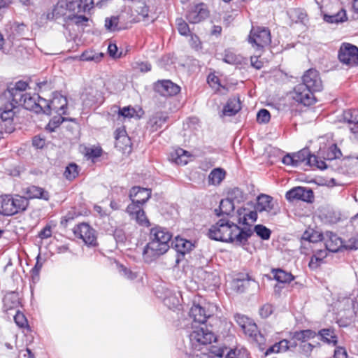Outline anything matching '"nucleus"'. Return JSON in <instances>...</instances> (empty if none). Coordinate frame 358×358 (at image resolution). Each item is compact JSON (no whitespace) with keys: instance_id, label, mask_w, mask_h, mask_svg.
Here are the masks:
<instances>
[{"instance_id":"nucleus-42","label":"nucleus","mask_w":358,"mask_h":358,"mask_svg":"<svg viewBox=\"0 0 358 358\" xmlns=\"http://www.w3.org/2000/svg\"><path fill=\"white\" fill-rule=\"evenodd\" d=\"M15 107V106L10 103L0 108V118L1 121H8L10 122L13 120V117L15 115L13 108Z\"/></svg>"},{"instance_id":"nucleus-28","label":"nucleus","mask_w":358,"mask_h":358,"mask_svg":"<svg viewBox=\"0 0 358 358\" xmlns=\"http://www.w3.org/2000/svg\"><path fill=\"white\" fill-rule=\"evenodd\" d=\"M85 96L84 103L88 106L94 104H101L104 101L103 93L97 90H91L90 92L85 94Z\"/></svg>"},{"instance_id":"nucleus-5","label":"nucleus","mask_w":358,"mask_h":358,"mask_svg":"<svg viewBox=\"0 0 358 358\" xmlns=\"http://www.w3.org/2000/svg\"><path fill=\"white\" fill-rule=\"evenodd\" d=\"M248 41L253 47H256L257 50L263 49L271 42L270 30L263 27H252L249 35Z\"/></svg>"},{"instance_id":"nucleus-31","label":"nucleus","mask_w":358,"mask_h":358,"mask_svg":"<svg viewBox=\"0 0 358 358\" xmlns=\"http://www.w3.org/2000/svg\"><path fill=\"white\" fill-rule=\"evenodd\" d=\"M174 246L177 252L182 255L189 252L194 247L190 241L180 237L176 238Z\"/></svg>"},{"instance_id":"nucleus-19","label":"nucleus","mask_w":358,"mask_h":358,"mask_svg":"<svg viewBox=\"0 0 358 358\" xmlns=\"http://www.w3.org/2000/svg\"><path fill=\"white\" fill-rule=\"evenodd\" d=\"M151 196V190L147 188H141L140 187H134L129 193V199L131 203H135L142 206L145 203Z\"/></svg>"},{"instance_id":"nucleus-54","label":"nucleus","mask_w":358,"mask_h":358,"mask_svg":"<svg viewBox=\"0 0 358 358\" xmlns=\"http://www.w3.org/2000/svg\"><path fill=\"white\" fill-rule=\"evenodd\" d=\"M39 256H38L36 263L34 267L31 270V275L34 282L38 281L40 271L43 266V264L39 262Z\"/></svg>"},{"instance_id":"nucleus-25","label":"nucleus","mask_w":358,"mask_h":358,"mask_svg":"<svg viewBox=\"0 0 358 358\" xmlns=\"http://www.w3.org/2000/svg\"><path fill=\"white\" fill-rule=\"evenodd\" d=\"M243 331L244 334L251 339V341L256 342L257 343L261 344L264 341V337L259 333L257 325L252 322L248 324Z\"/></svg>"},{"instance_id":"nucleus-48","label":"nucleus","mask_w":358,"mask_h":358,"mask_svg":"<svg viewBox=\"0 0 358 358\" xmlns=\"http://www.w3.org/2000/svg\"><path fill=\"white\" fill-rule=\"evenodd\" d=\"M102 54L96 53L92 50H86L80 56L82 61H95L98 62L102 57Z\"/></svg>"},{"instance_id":"nucleus-43","label":"nucleus","mask_w":358,"mask_h":358,"mask_svg":"<svg viewBox=\"0 0 358 358\" xmlns=\"http://www.w3.org/2000/svg\"><path fill=\"white\" fill-rule=\"evenodd\" d=\"M327 250H319L313 255L309 262V266L311 268H317L320 266L323 259L327 255Z\"/></svg>"},{"instance_id":"nucleus-39","label":"nucleus","mask_w":358,"mask_h":358,"mask_svg":"<svg viewBox=\"0 0 358 358\" xmlns=\"http://www.w3.org/2000/svg\"><path fill=\"white\" fill-rule=\"evenodd\" d=\"M319 335L321 336V339L329 343L336 345L337 343V337L331 329H323L319 331Z\"/></svg>"},{"instance_id":"nucleus-11","label":"nucleus","mask_w":358,"mask_h":358,"mask_svg":"<svg viewBox=\"0 0 358 358\" xmlns=\"http://www.w3.org/2000/svg\"><path fill=\"white\" fill-rule=\"evenodd\" d=\"M255 208L256 211L259 213L265 212L270 216L275 215L279 212L277 203L273 201L271 196L266 194H261L257 197Z\"/></svg>"},{"instance_id":"nucleus-26","label":"nucleus","mask_w":358,"mask_h":358,"mask_svg":"<svg viewBox=\"0 0 358 358\" xmlns=\"http://www.w3.org/2000/svg\"><path fill=\"white\" fill-rule=\"evenodd\" d=\"M24 193L28 199H41L45 201L49 199V193L44 189L37 186H29L24 189Z\"/></svg>"},{"instance_id":"nucleus-22","label":"nucleus","mask_w":358,"mask_h":358,"mask_svg":"<svg viewBox=\"0 0 358 358\" xmlns=\"http://www.w3.org/2000/svg\"><path fill=\"white\" fill-rule=\"evenodd\" d=\"M169 119L168 115L164 112H156L149 118L148 127L154 132L162 129Z\"/></svg>"},{"instance_id":"nucleus-64","label":"nucleus","mask_w":358,"mask_h":358,"mask_svg":"<svg viewBox=\"0 0 358 358\" xmlns=\"http://www.w3.org/2000/svg\"><path fill=\"white\" fill-rule=\"evenodd\" d=\"M189 45L192 48L199 50L201 48V43L199 38L195 34H190Z\"/></svg>"},{"instance_id":"nucleus-52","label":"nucleus","mask_w":358,"mask_h":358,"mask_svg":"<svg viewBox=\"0 0 358 358\" xmlns=\"http://www.w3.org/2000/svg\"><path fill=\"white\" fill-rule=\"evenodd\" d=\"M63 115H58V116H55L48 123V129L50 131H53L55 128L58 127L64 121H65V117H62Z\"/></svg>"},{"instance_id":"nucleus-29","label":"nucleus","mask_w":358,"mask_h":358,"mask_svg":"<svg viewBox=\"0 0 358 358\" xmlns=\"http://www.w3.org/2000/svg\"><path fill=\"white\" fill-rule=\"evenodd\" d=\"M241 109V101L238 98H231L228 100L223 109V114L227 116L236 115Z\"/></svg>"},{"instance_id":"nucleus-18","label":"nucleus","mask_w":358,"mask_h":358,"mask_svg":"<svg viewBox=\"0 0 358 358\" xmlns=\"http://www.w3.org/2000/svg\"><path fill=\"white\" fill-rule=\"evenodd\" d=\"M157 92L164 96H174L179 93L180 87L170 80H159L155 85Z\"/></svg>"},{"instance_id":"nucleus-1","label":"nucleus","mask_w":358,"mask_h":358,"mask_svg":"<svg viewBox=\"0 0 358 358\" xmlns=\"http://www.w3.org/2000/svg\"><path fill=\"white\" fill-rule=\"evenodd\" d=\"M250 227L240 228L237 224L228 220L220 219L209 229L208 235L210 238L234 243L236 245L245 244L252 236Z\"/></svg>"},{"instance_id":"nucleus-34","label":"nucleus","mask_w":358,"mask_h":358,"mask_svg":"<svg viewBox=\"0 0 358 358\" xmlns=\"http://www.w3.org/2000/svg\"><path fill=\"white\" fill-rule=\"evenodd\" d=\"M24 99L22 101L20 106H23L27 110L36 111V103L38 99V95L27 92L26 94L24 95Z\"/></svg>"},{"instance_id":"nucleus-55","label":"nucleus","mask_w":358,"mask_h":358,"mask_svg":"<svg viewBox=\"0 0 358 358\" xmlns=\"http://www.w3.org/2000/svg\"><path fill=\"white\" fill-rule=\"evenodd\" d=\"M270 118V113L266 109H261L257 115V120L260 123H267Z\"/></svg>"},{"instance_id":"nucleus-58","label":"nucleus","mask_w":358,"mask_h":358,"mask_svg":"<svg viewBox=\"0 0 358 358\" xmlns=\"http://www.w3.org/2000/svg\"><path fill=\"white\" fill-rule=\"evenodd\" d=\"M273 312V307L272 305L266 303L262 306L259 310V314L262 317L266 318L271 315Z\"/></svg>"},{"instance_id":"nucleus-14","label":"nucleus","mask_w":358,"mask_h":358,"mask_svg":"<svg viewBox=\"0 0 358 358\" xmlns=\"http://www.w3.org/2000/svg\"><path fill=\"white\" fill-rule=\"evenodd\" d=\"M209 16V10L207 6L203 3L195 4L188 10L186 18L189 22L192 24L199 23Z\"/></svg>"},{"instance_id":"nucleus-6","label":"nucleus","mask_w":358,"mask_h":358,"mask_svg":"<svg viewBox=\"0 0 358 358\" xmlns=\"http://www.w3.org/2000/svg\"><path fill=\"white\" fill-rule=\"evenodd\" d=\"M74 236L87 246L97 245L96 231L87 223L83 222L76 225L73 229Z\"/></svg>"},{"instance_id":"nucleus-50","label":"nucleus","mask_w":358,"mask_h":358,"mask_svg":"<svg viewBox=\"0 0 358 358\" xmlns=\"http://www.w3.org/2000/svg\"><path fill=\"white\" fill-rule=\"evenodd\" d=\"M119 18L115 16L107 17L105 20V27L110 31H115L118 28Z\"/></svg>"},{"instance_id":"nucleus-17","label":"nucleus","mask_w":358,"mask_h":358,"mask_svg":"<svg viewBox=\"0 0 358 358\" xmlns=\"http://www.w3.org/2000/svg\"><path fill=\"white\" fill-rule=\"evenodd\" d=\"M72 15L67 8L66 1L61 0L54 6L51 13L48 14V18L55 20H62L64 22H67Z\"/></svg>"},{"instance_id":"nucleus-27","label":"nucleus","mask_w":358,"mask_h":358,"mask_svg":"<svg viewBox=\"0 0 358 358\" xmlns=\"http://www.w3.org/2000/svg\"><path fill=\"white\" fill-rule=\"evenodd\" d=\"M257 212L255 210H249L245 208L238 210V223L248 225L249 222H255L257 219Z\"/></svg>"},{"instance_id":"nucleus-51","label":"nucleus","mask_w":358,"mask_h":358,"mask_svg":"<svg viewBox=\"0 0 358 358\" xmlns=\"http://www.w3.org/2000/svg\"><path fill=\"white\" fill-rule=\"evenodd\" d=\"M66 1L67 8L69 10L71 14H78L82 13L81 8H80V1L78 0H64Z\"/></svg>"},{"instance_id":"nucleus-32","label":"nucleus","mask_w":358,"mask_h":358,"mask_svg":"<svg viewBox=\"0 0 358 358\" xmlns=\"http://www.w3.org/2000/svg\"><path fill=\"white\" fill-rule=\"evenodd\" d=\"M226 171L222 168L213 169L208 175V184L210 185H219L225 178Z\"/></svg>"},{"instance_id":"nucleus-10","label":"nucleus","mask_w":358,"mask_h":358,"mask_svg":"<svg viewBox=\"0 0 358 358\" xmlns=\"http://www.w3.org/2000/svg\"><path fill=\"white\" fill-rule=\"evenodd\" d=\"M302 83L313 92H320L323 89V83L320 73L315 69L307 70L303 75Z\"/></svg>"},{"instance_id":"nucleus-53","label":"nucleus","mask_w":358,"mask_h":358,"mask_svg":"<svg viewBox=\"0 0 358 358\" xmlns=\"http://www.w3.org/2000/svg\"><path fill=\"white\" fill-rule=\"evenodd\" d=\"M299 347L300 353L304 355L306 357H310L315 345L307 342H303L300 343Z\"/></svg>"},{"instance_id":"nucleus-63","label":"nucleus","mask_w":358,"mask_h":358,"mask_svg":"<svg viewBox=\"0 0 358 358\" xmlns=\"http://www.w3.org/2000/svg\"><path fill=\"white\" fill-rule=\"evenodd\" d=\"M77 216L74 210L69 211L65 216L62 218L61 225L66 227L69 222L72 221Z\"/></svg>"},{"instance_id":"nucleus-60","label":"nucleus","mask_w":358,"mask_h":358,"mask_svg":"<svg viewBox=\"0 0 358 358\" xmlns=\"http://www.w3.org/2000/svg\"><path fill=\"white\" fill-rule=\"evenodd\" d=\"M345 248L350 250L358 249V234L351 237L345 245Z\"/></svg>"},{"instance_id":"nucleus-16","label":"nucleus","mask_w":358,"mask_h":358,"mask_svg":"<svg viewBox=\"0 0 358 358\" xmlns=\"http://www.w3.org/2000/svg\"><path fill=\"white\" fill-rule=\"evenodd\" d=\"M285 197L289 201L301 200L303 201L310 202L313 198V192L309 188L296 187L287 192Z\"/></svg>"},{"instance_id":"nucleus-23","label":"nucleus","mask_w":358,"mask_h":358,"mask_svg":"<svg viewBox=\"0 0 358 358\" xmlns=\"http://www.w3.org/2000/svg\"><path fill=\"white\" fill-rule=\"evenodd\" d=\"M68 101L65 96L57 94L50 101V114L66 115Z\"/></svg>"},{"instance_id":"nucleus-35","label":"nucleus","mask_w":358,"mask_h":358,"mask_svg":"<svg viewBox=\"0 0 358 358\" xmlns=\"http://www.w3.org/2000/svg\"><path fill=\"white\" fill-rule=\"evenodd\" d=\"M271 273L273 275L274 279L281 283H287L294 279V276L291 273L286 272L281 268H273Z\"/></svg>"},{"instance_id":"nucleus-56","label":"nucleus","mask_w":358,"mask_h":358,"mask_svg":"<svg viewBox=\"0 0 358 358\" xmlns=\"http://www.w3.org/2000/svg\"><path fill=\"white\" fill-rule=\"evenodd\" d=\"M0 129L1 133L11 134L15 130L13 121H1L0 124Z\"/></svg>"},{"instance_id":"nucleus-7","label":"nucleus","mask_w":358,"mask_h":358,"mask_svg":"<svg viewBox=\"0 0 358 358\" xmlns=\"http://www.w3.org/2000/svg\"><path fill=\"white\" fill-rule=\"evenodd\" d=\"M341 156L342 153L340 149L336 144H332L327 148V151L324 154V160L320 159L318 158V161H320L324 164V167L316 168L320 170L331 169L333 171H339L340 166H338L337 164Z\"/></svg>"},{"instance_id":"nucleus-2","label":"nucleus","mask_w":358,"mask_h":358,"mask_svg":"<svg viewBox=\"0 0 358 358\" xmlns=\"http://www.w3.org/2000/svg\"><path fill=\"white\" fill-rule=\"evenodd\" d=\"M171 239V235L166 229L160 227L152 228L150 233V241L143 251L144 260L150 262L166 252Z\"/></svg>"},{"instance_id":"nucleus-21","label":"nucleus","mask_w":358,"mask_h":358,"mask_svg":"<svg viewBox=\"0 0 358 358\" xmlns=\"http://www.w3.org/2000/svg\"><path fill=\"white\" fill-rule=\"evenodd\" d=\"M212 313L199 304H194L189 310V316L196 322L203 324L210 317Z\"/></svg>"},{"instance_id":"nucleus-15","label":"nucleus","mask_w":358,"mask_h":358,"mask_svg":"<svg viewBox=\"0 0 358 358\" xmlns=\"http://www.w3.org/2000/svg\"><path fill=\"white\" fill-rule=\"evenodd\" d=\"M126 212L129 214L131 220L136 221L140 226L148 227L150 225L145 211L138 204L130 203L127 206Z\"/></svg>"},{"instance_id":"nucleus-8","label":"nucleus","mask_w":358,"mask_h":358,"mask_svg":"<svg viewBox=\"0 0 358 358\" xmlns=\"http://www.w3.org/2000/svg\"><path fill=\"white\" fill-rule=\"evenodd\" d=\"M338 59L348 66L358 64V48L350 43H343L338 51Z\"/></svg>"},{"instance_id":"nucleus-44","label":"nucleus","mask_w":358,"mask_h":358,"mask_svg":"<svg viewBox=\"0 0 358 358\" xmlns=\"http://www.w3.org/2000/svg\"><path fill=\"white\" fill-rule=\"evenodd\" d=\"M36 107L37 108H36L35 111L36 113H43L46 115H50V101H48L38 96Z\"/></svg>"},{"instance_id":"nucleus-62","label":"nucleus","mask_w":358,"mask_h":358,"mask_svg":"<svg viewBox=\"0 0 358 358\" xmlns=\"http://www.w3.org/2000/svg\"><path fill=\"white\" fill-rule=\"evenodd\" d=\"M134 113V108L131 107H124L122 108H118V115L123 117H131Z\"/></svg>"},{"instance_id":"nucleus-41","label":"nucleus","mask_w":358,"mask_h":358,"mask_svg":"<svg viewBox=\"0 0 358 358\" xmlns=\"http://www.w3.org/2000/svg\"><path fill=\"white\" fill-rule=\"evenodd\" d=\"M289 349H290V345H289V341L284 339L268 348L266 352V355H268L273 352L278 353L281 352H285Z\"/></svg>"},{"instance_id":"nucleus-36","label":"nucleus","mask_w":358,"mask_h":358,"mask_svg":"<svg viewBox=\"0 0 358 358\" xmlns=\"http://www.w3.org/2000/svg\"><path fill=\"white\" fill-rule=\"evenodd\" d=\"M223 60L227 64L237 65L241 64L244 58L241 55L236 54V52L231 50H226L224 51Z\"/></svg>"},{"instance_id":"nucleus-12","label":"nucleus","mask_w":358,"mask_h":358,"mask_svg":"<svg viewBox=\"0 0 358 358\" xmlns=\"http://www.w3.org/2000/svg\"><path fill=\"white\" fill-rule=\"evenodd\" d=\"M294 156L296 166L302 163H304L306 166L315 167H324L325 166L323 162L318 161V157L316 155L310 153L308 148H303L294 153Z\"/></svg>"},{"instance_id":"nucleus-40","label":"nucleus","mask_w":358,"mask_h":358,"mask_svg":"<svg viewBox=\"0 0 358 358\" xmlns=\"http://www.w3.org/2000/svg\"><path fill=\"white\" fill-rule=\"evenodd\" d=\"M324 234H321L311 229L307 230L303 233L302 240L308 243H317L324 240Z\"/></svg>"},{"instance_id":"nucleus-24","label":"nucleus","mask_w":358,"mask_h":358,"mask_svg":"<svg viewBox=\"0 0 358 358\" xmlns=\"http://www.w3.org/2000/svg\"><path fill=\"white\" fill-rule=\"evenodd\" d=\"M343 120L354 127H350L354 138L358 140V109H348L343 112Z\"/></svg>"},{"instance_id":"nucleus-47","label":"nucleus","mask_w":358,"mask_h":358,"mask_svg":"<svg viewBox=\"0 0 358 358\" xmlns=\"http://www.w3.org/2000/svg\"><path fill=\"white\" fill-rule=\"evenodd\" d=\"M252 231L263 240H268L271 234V230L262 224L256 225Z\"/></svg>"},{"instance_id":"nucleus-46","label":"nucleus","mask_w":358,"mask_h":358,"mask_svg":"<svg viewBox=\"0 0 358 358\" xmlns=\"http://www.w3.org/2000/svg\"><path fill=\"white\" fill-rule=\"evenodd\" d=\"M78 166L76 164L71 163L66 167L64 176L67 180H72L78 176Z\"/></svg>"},{"instance_id":"nucleus-4","label":"nucleus","mask_w":358,"mask_h":358,"mask_svg":"<svg viewBox=\"0 0 358 358\" xmlns=\"http://www.w3.org/2000/svg\"><path fill=\"white\" fill-rule=\"evenodd\" d=\"M189 345L193 351H199L202 346L216 341L214 334L203 327H195L189 335Z\"/></svg>"},{"instance_id":"nucleus-59","label":"nucleus","mask_w":358,"mask_h":358,"mask_svg":"<svg viewBox=\"0 0 358 358\" xmlns=\"http://www.w3.org/2000/svg\"><path fill=\"white\" fill-rule=\"evenodd\" d=\"M14 320L20 327H24L27 325V320L23 313L17 312L14 316Z\"/></svg>"},{"instance_id":"nucleus-49","label":"nucleus","mask_w":358,"mask_h":358,"mask_svg":"<svg viewBox=\"0 0 358 358\" xmlns=\"http://www.w3.org/2000/svg\"><path fill=\"white\" fill-rule=\"evenodd\" d=\"M176 25L180 34L187 36L190 34L189 25L182 18L176 20Z\"/></svg>"},{"instance_id":"nucleus-61","label":"nucleus","mask_w":358,"mask_h":358,"mask_svg":"<svg viewBox=\"0 0 358 358\" xmlns=\"http://www.w3.org/2000/svg\"><path fill=\"white\" fill-rule=\"evenodd\" d=\"M69 21L72 22L76 24H83L88 21V18L85 15H79L77 14H73Z\"/></svg>"},{"instance_id":"nucleus-13","label":"nucleus","mask_w":358,"mask_h":358,"mask_svg":"<svg viewBox=\"0 0 358 358\" xmlns=\"http://www.w3.org/2000/svg\"><path fill=\"white\" fill-rule=\"evenodd\" d=\"M314 93L301 83L294 87L293 99L298 103L309 106L315 103Z\"/></svg>"},{"instance_id":"nucleus-20","label":"nucleus","mask_w":358,"mask_h":358,"mask_svg":"<svg viewBox=\"0 0 358 358\" xmlns=\"http://www.w3.org/2000/svg\"><path fill=\"white\" fill-rule=\"evenodd\" d=\"M324 241L326 250L332 252H338L342 247H345L342 239L331 231L324 233Z\"/></svg>"},{"instance_id":"nucleus-33","label":"nucleus","mask_w":358,"mask_h":358,"mask_svg":"<svg viewBox=\"0 0 358 358\" xmlns=\"http://www.w3.org/2000/svg\"><path fill=\"white\" fill-rule=\"evenodd\" d=\"M234 203L229 199L226 198L221 200L219 208L215 209V211L217 216L222 215H229L234 211Z\"/></svg>"},{"instance_id":"nucleus-3","label":"nucleus","mask_w":358,"mask_h":358,"mask_svg":"<svg viewBox=\"0 0 358 358\" xmlns=\"http://www.w3.org/2000/svg\"><path fill=\"white\" fill-rule=\"evenodd\" d=\"M28 199L24 196L6 195L0 198V214L10 216L26 210Z\"/></svg>"},{"instance_id":"nucleus-37","label":"nucleus","mask_w":358,"mask_h":358,"mask_svg":"<svg viewBox=\"0 0 358 358\" xmlns=\"http://www.w3.org/2000/svg\"><path fill=\"white\" fill-rule=\"evenodd\" d=\"M316 336V333L310 329L302 330L295 331L293 334L292 338L300 341L301 343L307 342V341L314 338Z\"/></svg>"},{"instance_id":"nucleus-45","label":"nucleus","mask_w":358,"mask_h":358,"mask_svg":"<svg viewBox=\"0 0 358 358\" xmlns=\"http://www.w3.org/2000/svg\"><path fill=\"white\" fill-rule=\"evenodd\" d=\"M227 198L234 203H241L245 199L243 191L238 187L233 188L229 191Z\"/></svg>"},{"instance_id":"nucleus-38","label":"nucleus","mask_w":358,"mask_h":358,"mask_svg":"<svg viewBox=\"0 0 358 358\" xmlns=\"http://www.w3.org/2000/svg\"><path fill=\"white\" fill-rule=\"evenodd\" d=\"M323 19L328 23H338L347 20V16L345 10L344 9H341L334 15H324Z\"/></svg>"},{"instance_id":"nucleus-30","label":"nucleus","mask_w":358,"mask_h":358,"mask_svg":"<svg viewBox=\"0 0 358 358\" xmlns=\"http://www.w3.org/2000/svg\"><path fill=\"white\" fill-rule=\"evenodd\" d=\"M190 155L182 148H178L171 153L170 159L178 165H185L188 162Z\"/></svg>"},{"instance_id":"nucleus-9","label":"nucleus","mask_w":358,"mask_h":358,"mask_svg":"<svg viewBox=\"0 0 358 358\" xmlns=\"http://www.w3.org/2000/svg\"><path fill=\"white\" fill-rule=\"evenodd\" d=\"M28 87V83L24 81H18L14 85H10L8 87L6 92V95L11 99L13 106H20L24 99V95L26 94V90Z\"/></svg>"},{"instance_id":"nucleus-57","label":"nucleus","mask_w":358,"mask_h":358,"mask_svg":"<svg viewBox=\"0 0 358 358\" xmlns=\"http://www.w3.org/2000/svg\"><path fill=\"white\" fill-rule=\"evenodd\" d=\"M235 320L236 323L239 325V327L242 329V330L245 328L246 325L250 323V320L248 317L245 315L236 314L234 315Z\"/></svg>"}]
</instances>
